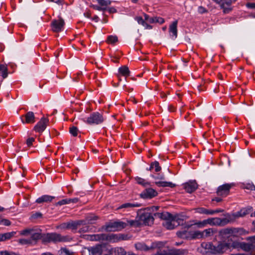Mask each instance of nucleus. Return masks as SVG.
Wrapping results in <instances>:
<instances>
[{"label":"nucleus","mask_w":255,"mask_h":255,"mask_svg":"<svg viewBox=\"0 0 255 255\" xmlns=\"http://www.w3.org/2000/svg\"><path fill=\"white\" fill-rule=\"evenodd\" d=\"M72 240L69 236H62L56 233L44 234L43 243L67 242Z\"/></svg>","instance_id":"nucleus-1"},{"label":"nucleus","mask_w":255,"mask_h":255,"mask_svg":"<svg viewBox=\"0 0 255 255\" xmlns=\"http://www.w3.org/2000/svg\"><path fill=\"white\" fill-rule=\"evenodd\" d=\"M155 217L162 219L164 220L162 225L168 230H172L176 226L172 219V214L168 213H156L154 214Z\"/></svg>","instance_id":"nucleus-2"},{"label":"nucleus","mask_w":255,"mask_h":255,"mask_svg":"<svg viewBox=\"0 0 255 255\" xmlns=\"http://www.w3.org/2000/svg\"><path fill=\"white\" fill-rule=\"evenodd\" d=\"M230 245L226 242H219L215 245L210 244L207 248L213 254H223L230 249Z\"/></svg>","instance_id":"nucleus-3"},{"label":"nucleus","mask_w":255,"mask_h":255,"mask_svg":"<svg viewBox=\"0 0 255 255\" xmlns=\"http://www.w3.org/2000/svg\"><path fill=\"white\" fill-rule=\"evenodd\" d=\"M136 219L140 222V225H151L153 223L154 218L150 213L146 211L145 209L137 212Z\"/></svg>","instance_id":"nucleus-4"},{"label":"nucleus","mask_w":255,"mask_h":255,"mask_svg":"<svg viewBox=\"0 0 255 255\" xmlns=\"http://www.w3.org/2000/svg\"><path fill=\"white\" fill-rule=\"evenodd\" d=\"M104 121V118L102 114L99 112H94L84 120V122L90 125H97L103 123Z\"/></svg>","instance_id":"nucleus-5"},{"label":"nucleus","mask_w":255,"mask_h":255,"mask_svg":"<svg viewBox=\"0 0 255 255\" xmlns=\"http://www.w3.org/2000/svg\"><path fill=\"white\" fill-rule=\"evenodd\" d=\"M127 226L126 223L122 221L110 222L105 226V230L107 232H115L120 231L125 228Z\"/></svg>","instance_id":"nucleus-6"},{"label":"nucleus","mask_w":255,"mask_h":255,"mask_svg":"<svg viewBox=\"0 0 255 255\" xmlns=\"http://www.w3.org/2000/svg\"><path fill=\"white\" fill-rule=\"evenodd\" d=\"M234 185V183L224 184L218 187L216 193L219 196L226 197L229 194L231 188Z\"/></svg>","instance_id":"nucleus-7"},{"label":"nucleus","mask_w":255,"mask_h":255,"mask_svg":"<svg viewBox=\"0 0 255 255\" xmlns=\"http://www.w3.org/2000/svg\"><path fill=\"white\" fill-rule=\"evenodd\" d=\"M41 232L42 231L40 229H34L30 238L32 245H35L38 240L40 239H41L43 242L44 234H42Z\"/></svg>","instance_id":"nucleus-8"},{"label":"nucleus","mask_w":255,"mask_h":255,"mask_svg":"<svg viewBox=\"0 0 255 255\" xmlns=\"http://www.w3.org/2000/svg\"><path fill=\"white\" fill-rule=\"evenodd\" d=\"M49 120L44 117L42 118L34 127V130L37 132L42 133L46 128Z\"/></svg>","instance_id":"nucleus-9"},{"label":"nucleus","mask_w":255,"mask_h":255,"mask_svg":"<svg viewBox=\"0 0 255 255\" xmlns=\"http://www.w3.org/2000/svg\"><path fill=\"white\" fill-rule=\"evenodd\" d=\"M102 241H107L110 242H116L120 241L121 239H124L123 238V234H111L109 235L102 234Z\"/></svg>","instance_id":"nucleus-10"},{"label":"nucleus","mask_w":255,"mask_h":255,"mask_svg":"<svg viewBox=\"0 0 255 255\" xmlns=\"http://www.w3.org/2000/svg\"><path fill=\"white\" fill-rule=\"evenodd\" d=\"M64 24V21L61 18L58 20H53L51 23L53 31L56 32L61 31L63 28Z\"/></svg>","instance_id":"nucleus-11"},{"label":"nucleus","mask_w":255,"mask_h":255,"mask_svg":"<svg viewBox=\"0 0 255 255\" xmlns=\"http://www.w3.org/2000/svg\"><path fill=\"white\" fill-rule=\"evenodd\" d=\"M183 185L184 189L189 193L195 191L198 188V184L195 180L189 181Z\"/></svg>","instance_id":"nucleus-12"},{"label":"nucleus","mask_w":255,"mask_h":255,"mask_svg":"<svg viewBox=\"0 0 255 255\" xmlns=\"http://www.w3.org/2000/svg\"><path fill=\"white\" fill-rule=\"evenodd\" d=\"M196 212L200 214H204L206 215H213L215 214L222 213L224 211L223 209H218L216 210L207 209L204 208H198L196 209Z\"/></svg>","instance_id":"nucleus-13"},{"label":"nucleus","mask_w":255,"mask_h":255,"mask_svg":"<svg viewBox=\"0 0 255 255\" xmlns=\"http://www.w3.org/2000/svg\"><path fill=\"white\" fill-rule=\"evenodd\" d=\"M23 124H33L35 122L34 114L32 112H27L24 116L21 118Z\"/></svg>","instance_id":"nucleus-14"},{"label":"nucleus","mask_w":255,"mask_h":255,"mask_svg":"<svg viewBox=\"0 0 255 255\" xmlns=\"http://www.w3.org/2000/svg\"><path fill=\"white\" fill-rule=\"evenodd\" d=\"M239 230V229L234 228L223 229L219 232V235L223 238H226V237H228V235L238 233Z\"/></svg>","instance_id":"nucleus-15"},{"label":"nucleus","mask_w":255,"mask_h":255,"mask_svg":"<svg viewBox=\"0 0 255 255\" xmlns=\"http://www.w3.org/2000/svg\"><path fill=\"white\" fill-rule=\"evenodd\" d=\"M157 192L152 188L146 189L140 194V197L142 198H151L156 196Z\"/></svg>","instance_id":"nucleus-16"},{"label":"nucleus","mask_w":255,"mask_h":255,"mask_svg":"<svg viewBox=\"0 0 255 255\" xmlns=\"http://www.w3.org/2000/svg\"><path fill=\"white\" fill-rule=\"evenodd\" d=\"M87 250L89 252V255H101L103 253L102 246L101 245L88 247Z\"/></svg>","instance_id":"nucleus-17"},{"label":"nucleus","mask_w":255,"mask_h":255,"mask_svg":"<svg viewBox=\"0 0 255 255\" xmlns=\"http://www.w3.org/2000/svg\"><path fill=\"white\" fill-rule=\"evenodd\" d=\"M252 210V207L245 208L242 209L236 213L232 214L234 218H235V221L237 218L245 217L247 215L249 214Z\"/></svg>","instance_id":"nucleus-18"},{"label":"nucleus","mask_w":255,"mask_h":255,"mask_svg":"<svg viewBox=\"0 0 255 255\" xmlns=\"http://www.w3.org/2000/svg\"><path fill=\"white\" fill-rule=\"evenodd\" d=\"M177 20H175L169 25V31L173 39H176L177 37Z\"/></svg>","instance_id":"nucleus-19"},{"label":"nucleus","mask_w":255,"mask_h":255,"mask_svg":"<svg viewBox=\"0 0 255 255\" xmlns=\"http://www.w3.org/2000/svg\"><path fill=\"white\" fill-rule=\"evenodd\" d=\"M234 221L235 218H234L233 214H227L225 218L221 219L219 218V226H223Z\"/></svg>","instance_id":"nucleus-20"},{"label":"nucleus","mask_w":255,"mask_h":255,"mask_svg":"<svg viewBox=\"0 0 255 255\" xmlns=\"http://www.w3.org/2000/svg\"><path fill=\"white\" fill-rule=\"evenodd\" d=\"M69 229L75 230L78 228L80 227L82 225L86 224V221L84 220H77L75 221H71L68 222Z\"/></svg>","instance_id":"nucleus-21"},{"label":"nucleus","mask_w":255,"mask_h":255,"mask_svg":"<svg viewBox=\"0 0 255 255\" xmlns=\"http://www.w3.org/2000/svg\"><path fill=\"white\" fill-rule=\"evenodd\" d=\"M102 234H94V235H84L83 238L85 240L91 241H102Z\"/></svg>","instance_id":"nucleus-22"},{"label":"nucleus","mask_w":255,"mask_h":255,"mask_svg":"<svg viewBox=\"0 0 255 255\" xmlns=\"http://www.w3.org/2000/svg\"><path fill=\"white\" fill-rule=\"evenodd\" d=\"M55 198L54 196H52L48 195H43L36 200V203L38 204H42L43 203H49L51 202L53 199Z\"/></svg>","instance_id":"nucleus-23"},{"label":"nucleus","mask_w":255,"mask_h":255,"mask_svg":"<svg viewBox=\"0 0 255 255\" xmlns=\"http://www.w3.org/2000/svg\"><path fill=\"white\" fill-rule=\"evenodd\" d=\"M135 247L136 250L141 251H148L150 250H152L154 249V247L153 246L151 247H148L145 243L140 242L135 244Z\"/></svg>","instance_id":"nucleus-24"},{"label":"nucleus","mask_w":255,"mask_h":255,"mask_svg":"<svg viewBox=\"0 0 255 255\" xmlns=\"http://www.w3.org/2000/svg\"><path fill=\"white\" fill-rule=\"evenodd\" d=\"M187 254V251L182 249H175L167 252V255H185Z\"/></svg>","instance_id":"nucleus-25"},{"label":"nucleus","mask_w":255,"mask_h":255,"mask_svg":"<svg viewBox=\"0 0 255 255\" xmlns=\"http://www.w3.org/2000/svg\"><path fill=\"white\" fill-rule=\"evenodd\" d=\"M172 219H173V222L175 223V225L176 227L183 225L184 222L183 216L178 215L175 214L172 215Z\"/></svg>","instance_id":"nucleus-26"},{"label":"nucleus","mask_w":255,"mask_h":255,"mask_svg":"<svg viewBox=\"0 0 255 255\" xmlns=\"http://www.w3.org/2000/svg\"><path fill=\"white\" fill-rule=\"evenodd\" d=\"M217 233V230L214 228H209L203 231V238H206L213 236Z\"/></svg>","instance_id":"nucleus-27"},{"label":"nucleus","mask_w":255,"mask_h":255,"mask_svg":"<svg viewBox=\"0 0 255 255\" xmlns=\"http://www.w3.org/2000/svg\"><path fill=\"white\" fill-rule=\"evenodd\" d=\"M16 234L15 232H11L0 234V242L5 241L9 240Z\"/></svg>","instance_id":"nucleus-28"},{"label":"nucleus","mask_w":255,"mask_h":255,"mask_svg":"<svg viewBox=\"0 0 255 255\" xmlns=\"http://www.w3.org/2000/svg\"><path fill=\"white\" fill-rule=\"evenodd\" d=\"M141 206L140 204L138 203H124L122 205H121L120 206H119L117 210H120L122 209H128V208H134V207H139Z\"/></svg>","instance_id":"nucleus-29"},{"label":"nucleus","mask_w":255,"mask_h":255,"mask_svg":"<svg viewBox=\"0 0 255 255\" xmlns=\"http://www.w3.org/2000/svg\"><path fill=\"white\" fill-rule=\"evenodd\" d=\"M155 184L158 187H169L170 188H174L175 187L176 185L170 182L167 181H156L155 182Z\"/></svg>","instance_id":"nucleus-30"},{"label":"nucleus","mask_w":255,"mask_h":255,"mask_svg":"<svg viewBox=\"0 0 255 255\" xmlns=\"http://www.w3.org/2000/svg\"><path fill=\"white\" fill-rule=\"evenodd\" d=\"M119 72L120 74L126 77L129 75V71L128 68L126 66H124L120 67L119 69Z\"/></svg>","instance_id":"nucleus-31"},{"label":"nucleus","mask_w":255,"mask_h":255,"mask_svg":"<svg viewBox=\"0 0 255 255\" xmlns=\"http://www.w3.org/2000/svg\"><path fill=\"white\" fill-rule=\"evenodd\" d=\"M240 248L245 252H250L253 250L249 242L248 243H240Z\"/></svg>","instance_id":"nucleus-32"},{"label":"nucleus","mask_w":255,"mask_h":255,"mask_svg":"<svg viewBox=\"0 0 255 255\" xmlns=\"http://www.w3.org/2000/svg\"><path fill=\"white\" fill-rule=\"evenodd\" d=\"M0 75H1L3 79L7 76V68L4 65H0Z\"/></svg>","instance_id":"nucleus-33"},{"label":"nucleus","mask_w":255,"mask_h":255,"mask_svg":"<svg viewBox=\"0 0 255 255\" xmlns=\"http://www.w3.org/2000/svg\"><path fill=\"white\" fill-rule=\"evenodd\" d=\"M87 224H86L85 225H82V226H83L82 228H80L79 230V233H86L91 231V230L93 229V227L88 225Z\"/></svg>","instance_id":"nucleus-34"},{"label":"nucleus","mask_w":255,"mask_h":255,"mask_svg":"<svg viewBox=\"0 0 255 255\" xmlns=\"http://www.w3.org/2000/svg\"><path fill=\"white\" fill-rule=\"evenodd\" d=\"M219 218H211L208 219L207 223L212 226H219Z\"/></svg>","instance_id":"nucleus-35"},{"label":"nucleus","mask_w":255,"mask_h":255,"mask_svg":"<svg viewBox=\"0 0 255 255\" xmlns=\"http://www.w3.org/2000/svg\"><path fill=\"white\" fill-rule=\"evenodd\" d=\"M153 168H155V171L156 172H158L161 170V167L159 166V164L158 161H154L151 163L150 166L149 168V170H151Z\"/></svg>","instance_id":"nucleus-36"},{"label":"nucleus","mask_w":255,"mask_h":255,"mask_svg":"<svg viewBox=\"0 0 255 255\" xmlns=\"http://www.w3.org/2000/svg\"><path fill=\"white\" fill-rule=\"evenodd\" d=\"M127 224H129L130 226L137 227L140 226V222L138 221V219L136 218L135 220L127 221Z\"/></svg>","instance_id":"nucleus-37"},{"label":"nucleus","mask_w":255,"mask_h":255,"mask_svg":"<svg viewBox=\"0 0 255 255\" xmlns=\"http://www.w3.org/2000/svg\"><path fill=\"white\" fill-rule=\"evenodd\" d=\"M34 228H27L23 230H22L20 232V235L22 236H27L28 235H31L32 232H33Z\"/></svg>","instance_id":"nucleus-38"},{"label":"nucleus","mask_w":255,"mask_h":255,"mask_svg":"<svg viewBox=\"0 0 255 255\" xmlns=\"http://www.w3.org/2000/svg\"><path fill=\"white\" fill-rule=\"evenodd\" d=\"M176 235L178 237L183 239H187L189 238L188 233L186 230L178 231L177 232Z\"/></svg>","instance_id":"nucleus-39"},{"label":"nucleus","mask_w":255,"mask_h":255,"mask_svg":"<svg viewBox=\"0 0 255 255\" xmlns=\"http://www.w3.org/2000/svg\"><path fill=\"white\" fill-rule=\"evenodd\" d=\"M98 217L96 216H89L86 218V220H84V221H86V224H92L94 223V221L97 220L98 219Z\"/></svg>","instance_id":"nucleus-40"},{"label":"nucleus","mask_w":255,"mask_h":255,"mask_svg":"<svg viewBox=\"0 0 255 255\" xmlns=\"http://www.w3.org/2000/svg\"><path fill=\"white\" fill-rule=\"evenodd\" d=\"M59 254L60 255H73L72 252H71L67 249L64 248L60 249L59 251Z\"/></svg>","instance_id":"nucleus-41"},{"label":"nucleus","mask_w":255,"mask_h":255,"mask_svg":"<svg viewBox=\"0 0 255 255\" xmlns=\"http://www.w3.org/2000/svg\"><path fill=\"white\" fill-rule=\"evenodd\" d=\"M192 239L203 238V232L197 231L192 234Z\"/></svg>","instance_id":"nucleus-42"},{"label":"nucleus","mask_w":255,"mask_h":255,"mask_svg":"<svg viewBox=\"0 0 255 255\" xmlns=\"http://www.w3.org/2000/svg\"><path fill=\"white\" fill-rule=\"evenodd\" d=\"M18 242L22 245H32L31 240L29 239H21L18 241Z\"/></svg>","instance_id":"nucleus-43"},{"label":"nucleus","mask_w":255,"mask_h":255,"mask_svg":"<svg viewBox=\"0 0 255 255\" xmlns=\"http://www.w3.org/2000/svg\"><path fill=\"white\" fill-rule=\"evenodd\" d=\"M70 133L74 136H77L78 129L76 127L73 126L69 128Z\"/></svg>","instance_id":"nucleus-44"},{"label":"nucleus","mask_w":255,"mask_h":255,"mask_svg":"<svg viewBox=\"0 0 255 255\" xmlns=\"http://www.w3.org/2000/svg\"><path fill=\"white\" fill-rule=\"evenodd\" d=\"M135 180L139 184L143 185V186H146L148 185V183L145 181L144 179H142L140 177H137L135 178Z\"/></svg>","instance_id":"nucleus-45"},{"label":"nucleus","mask_w":255,"mask_h":255,"mask_svg":"<svg viewBox=\"0 0 255 255\" xmlns=\"http://www.w3.org/2000/svg\"><path fill=\"white\" fill-rule=\"evenodd\" d=\"M118 41V37L116 36L111 35L108 36L107 39L108 42L110 43H115L116 42Z\"/></svg>","instance_id":"nucleus-46"},{"label":"nucleus","mask_w":255,"mask_h":255,"mask_svg":"<svg viewBox=\"0 0 255 255\" xmlns=\"http://www.w3.org/2000/svg\"><path fill=\"white\" fill-rule=\"evenodd\" d=\"M248 241L249 242L253 250L255 249V236L249 237Z\"/></svg>","instance_id":"nucleus-47"},{"label":"nucleus","mask_w":255,"mask_h":255,"mask_svg":"<svg viewBox=\"0 0 255 255\" xmlns=\"http://www.w3.org/2000/svg\"><path fill=\"white\" fill-rule=\"evenodd\" d=\"M135 20L137 21L138 24L142 25L143 26H145L146 22L143 19L141 16H136L135 18Z\"/></svg>","instance_id":"nucleus-48"},{"label":"nucleus","mask_w":255,"mask_h":255,"mask_svg":"<svg viewBox=\"0 0 255 255\" xmlns=\"http://www.w3.org/2000/svg\"><path fill=\"white\" fill-rule=\"evenodd\" d=\"M70 203V200H69L68 199H63V200L58 202L56 203V205H57L61 206V205H65V204H69Z\"/></svg>","instance_id":"nucleus-49"},{"label":"nucleus","mask_w":255,"mask_h":255,"mask_svg":"<svg viewBox=\"0 0 255 255\" xmlns=\"http://www.w3.org/2000/svg\"><path fill=\"white\" fill-rule=\"evenodd\" d=\"M144 16L145 20L146 21H147L148 22H149L150 23H154V17H150L147 14H146L145 13L144 14Z\"/></svg>","instance_id":"nucleus-50"},{"label":"nucleus","mask_w":255,"mask_h":255,"mask_svg":"<svg viewBox=\"0 0 255 255\" xmlns=\"http://www.w3.org/2000/svg\"><path fill=\"white\" fill-rule=\"evenodd\" d=\"M57 229H69L68 224L67 223H64L57 227Z\"/></svg>","instance_id":"nucleus-51"},{"label":"nucleus","mask_w":255,"mask_h":255,"mask_svg":"<svg viewBox=\"0 0 255 255\" xmlns=\"http://www.w3.org/2000/svg\"><path fill=\"white\" fill-rule=\"evenodd\" d=\"M154 23L157 22V23H159L160 24H162L164 22V19L161 17H154Z\"/></svg>","instance_id":"nucleus-52"},{"label":"nucleus","mask_w":255,"mask_h":255,"mask_svg":"<svg viewBox=\"0 0 255 255\" xmlns=\"http://www.w3.org/2000/svg\"><path fill=\"white\" fill-rule=\"evenodd\" d=\"M0 223L5 226H9L11 224V222L7 219H2L0 220Z\"/></svg>","instance_id":"nucleus-53"},{"label":"nucleus","mask_w":255,"mask_h":255,"mask_svg":"<svg viewBox=\"0 0 255 255\" xmlns=\"http://www.w3.org/2000/svg\"><path fill=\"white\" fill-rule=\"evenodd\" d=\"M34 141V138L33 137H30L28 138L26 140V144L28 146H30L32 144L33 142Z\"/></svg>","instance_id":"nucleus-54"},{"label":"nucleus","mask_w":255,"mask_h":255,"mask_svg":"<svg viewBox=\"0 0 255 255\" xmlns=\"http://www.w3.org/2000/svg\"><path fill=\"white\" fill-rule=\"evenodd\" d=\"M42 215L40 212H36L35 214H33L31 216V218L32 219H37L39 218H41L42 217Z\"/></svg>","instance_id":"nucleus-55"},{"label":"nucleus","mask_w":255,"mask_h":255,"mask_svg":"<svg viewBox=\"0 0 255 255\" xmlns=\"http://www.w3.org/2000/svg\"><path fill=\"white\" fill-rule=\"evenodd\" d=\"M0 255H20L19 254H15L14 253H9L8 252H1L0 253Z\"/></svg>","instance_id":"nucleus-56"},{"label":"nucleus","mask_w":255,"mask_h":255,"mask_svg":"<svg viewBox=\"0 0 255 255\" xmlns=\"http://www.w3.org/2000/svg\"><path fill=\"white\" fill-rule=\"evenodd\" d=\"M207 221H208V219H207V220H205L203 221L202 222H201L198 223L197 224H198L200 227H204V226H205L206 225L208 224V223H207Z\"/></svg>","instance_id":"nucleus-57"},{"label":"nucleus","mask_w":255,"mask_h":255,"mask_svg":"<svg viewBox=\"0 0 255 255\" xmlns=\"http://www.w3.org/2000/svg\"><path fill=\"white\" fill-rule=\"evenodd\" d=\"M246 6L248 8L255 9V3H247Z\"/></svg>","instance_id":"nucleus-58"},{"label":"nucleus","mask_w":255,"mask_h":255,"mask_svg":"<svg viewBox=\"0 0 255 255\" xmlns=\"http://www.w3.org/2000/svg\"><path fill=\"white\" fill-rule=\"evenodd\" d=\"M198 12L200 13H203L206 12V10L204 7L202 6H199L198 7Z\"/></svg>","instance_id":"nucleus-59"},{"label":"nucleus","mask_w":255,"mask_h":255,"mask_svg":"<svg viewBox=\"0 0 255 255\" xmlns=\"http://www.w3.org/2000/svg\"><path fill=\"white\" fill-rule=\"evenodd\" d=\"M240 243H237V242H234L232 244V247L234 248H240Z\"/></svg>","instance_id":"nucleus-60"},{"label":"nucleus","mask_w":255,"mask_h":255,"mask_svg":"<svg viewBox=\"0 0 255 255\" xmlns=\"http://www.w3.org/2000/svg\"><path fill=\"white\" fill-rule=\"evenodd\" d=\"M93 8L96 10H104L105 9V8H103L101 6H98V5H93Z\"/></svg>","instance_id":"nucleus-61"},{"label":"nucleus","mask_w":255,"mask_h":255,"mask_svg":"<svg viewBox=\"0 0 255 255\" xmlns=\"http://www.w3.org/2000/svg\"><path fill=\"white\" fill-rule=\"evenodd\" d=\"M212 201H216L217 202H221L222 201V199L220 197H215L212 199Z\"/></svg>","instance_id":"nucleus-62"},{"label":"nucleus","mask_w":255,"mask_h":255,"mask_svg":"<svg viewBox=\"0 0 255 255\" xmlns=\"http://www.w3.org/2000/svg\"><path fill=\"white\" fill-rule=\"evenodd\" d=\"M154 255H167V252L163 251L161 252H158Z\"/></svg>","instance_id":"nucleus-63"},{"label":"nucleus","mask_w":255,"mask_h":255,"mask_svg":"<svg viewBox=\"0 0 255 255\" xmlns=\"http://www.w3.org/2000/svg\"><path fill=\"white\" fill-rule=\"evenodd\" d=\"M70 200V203H77L78 201V199L77 198H75L73 199H68Z\"/></svg>","instance_id":"nucleus-64"}]
</instances>
